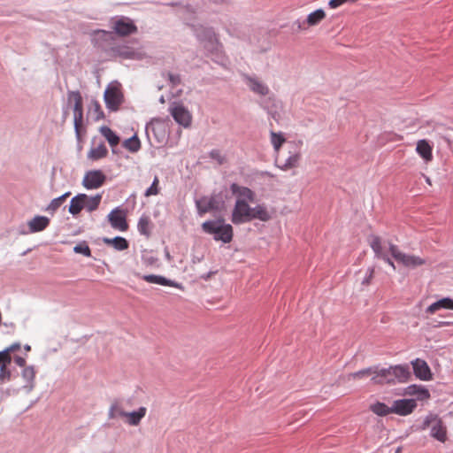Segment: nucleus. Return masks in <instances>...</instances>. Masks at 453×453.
<instances>
[{"label": "nucleus", "mask_w": 453, "mask_h": 453, "mask_svg": "<svg viewBox=\"0 0 453 453\" xmlns=\"http://www.w3.org/2000/svg\"><path fill=\"white\" fill-rule=\"evenodd\" d=\"M326 18V13L322 9H318L307 16L305 23L308 27L316 26Z\"/></svg>", "instance_id": "nucleus-33"}, {"label": "nucleus", "mask_w": 453, "mask_h": 453, "mask_svg": "<svg viewBox=\"0 0 453 453\" xmlns=\"http://www.w3.org/2000/svg\"><path fill=\"white\" fill-rule=\"evenodd\" d=\"M158 192H159V189H158V178L157 176H155V178H154V180L152 181V184L145 191V196H155V195H157Z\"/></svg>", "instance_id": "nucleus-48"}, {"label": "nucleus", "mask_w": 453, "mask_h": 453, "mask_svg": "<svg viewBox=\"0 0 453 453\" xmlns=\"http://www.w3.org/2000/svg\"><path fill=\"white\" fill-rule=\"evenodd\" d=\"M372 373H371V380L373 384H391L390 370L388 368H380L379 366L372 367Z\"/></svg>", "instance_id": "nucleus-17"}, {"label": "nucleus", "mask_w": 453, "mask_h": 453, "mask_svg": "<svg viewBox=\"0 0 453 453\" xmlns=\"http://www.w3.org/2000/svg\"><path fill=\"white\" fill-rule=\"evenodd\" d=\"M50 219L46 216L37 215L27 222L29 233H37L43 231L50 225Z\"/></svg>", "instance_id": "nucleus-20"}, {"label": "nucleus", "mask_w": 453, "mask_h": 453, "mask_svg": "<svg viewBox=\"0 0 453 453\" xmlns=\"http://www.w3.org/2000/svg\"><path fill=\"white\" fill-rule=\"evenodd\" d=\"M230 190L235 196V201H241L242 203H253L255 201V192L247 187L240 186L236 183H232L230 185Z\"/></svg>", "instance_id": "nucleus-14"}, {"label": "nucleus", "mask_w": 453, "mask_h": 453, "mask_svg": "<svg viewBox=\"0 0 453 453\" xmlns=\"http://www.w3.org/2000/svg\"><path fill=\"white\" fill-rule=\"evenodd\" d=\"M210 156L212 159L216 160L220 165L226 162V157L221 155L219 150H214L211 151Z\"/></svg>", "instance_id": "nucleus-50"}, {"label": "nucleus", "mask_w": 453, "mask_h": 453, "mask_svg": "<svg viewBox=\"0 0 453 453\" xmlns=\"http://www.w3.org/2000/svg\"><path fill=\"white\" fill-rule=\"evenodd\" d=\"M370 246L377 257H380L383 254L380 237L377 235H371Z\"/></svg>", "instance_id": "nucleus-41"}, {"label": "nucleus", "mask_w": 453, "mask_h": 453, "mask_svg": "<svg viewBox=\"0 0 453 453\" xmlns=\"http://www.w3.org/2000/svg\"><path fill=\"white\" fill-rule=\"evenodd\" d=\"M414 374L421 380H430L432 379L431 370L425 360L416 358L411 362Z\"/></svg>", "instance_id": "nucleus-18"}, {"label": "nucleus", "mask_w": 453, "mask_h": 453, "mask_svg": "<svg viewBox=\"0 0 453 453\" xmlns=\"http://www.w3.org/2000/svg\"><path fill=\"white\" fill-rule=\"evenodd\" d=\"M389 251L392 257L405 267L416 268L426 264V260L424 258L418 256L403 253L393 243L389 244Z\"/></svg>", "instance_id": "nucleus-6"}, {"label": "nucleus", "mask_w": 453, "mask_h": 453, "mask_svg": "<svg viewBox=\"0 0 453 453\" xmlns=\"http://www.w3.org/2000/svg\"><path fill=\"white\" fill-rule=\"evenodd\" d=\"M246 81L250 88L256 94L260 96H266L269 93V88L266 85L262 83L257 78H253L250 76L246 77Z\"/></svg>", "instance_id": "nucleus-27"}, {"label": "nucleus", "mask_w": 453, "mask_h": 453, "mask_svg": "<svg viewBox=\"0 0 453 453\" xmlns=\"http://www.w3.org/2000/svg\"><path fill=\"white\" fill-rule=\"evenodd\" d=\"M12 362V357L8 354V350L5 349L0 351V365L4 364V365H8Z\"/></svg>", "instance_id": "nucleus-52"}, {"label": "nucleus", "mask_w": 453, "mask_h": 453, "mask_svg": "<svg viewBox=\"0 0 453 453\" xmlns=\"http://www.w3.org/2000/svg\"><path fill=\"white\" fill-rule=\"evenodd\" d=\"M150 219L148 216L142 215L138 221L137 229L142 235L149 237L150 235Z\"/></svg>", "instance_id": "nucleus-35"}, {"label": "nucleus", "mask_w": 453, "mask_h": 453, "mask_svg": "<svg viewBox=\"0 0 453 453\" xmlns=\"http://www.w3.org/2000/svg\"><path fill=\"white\" fill-rule=\"evenodd\" d=\"M142 261L146 265H153L157 262V258L150 253L142 255Z\"/></svg>", "instance_id": "nucleus-53"}, {"label": "nucleus", "mask_w": 453, "mask_h": 453, "mask_svg": "<svg viewBox=\"0 0 453 453\" xmlns=\"http://www.w3.org/2000/svg\"><path fill=\"white\" fill-rule=\"evenodd\" d=\"M122 145L132 153L137 152L141 149V142L136 134L125 140Z\"/></svg>", "instance_id": "nucleus-38"}, {"label": "nucleus", "mask_w": 453, "mask_h": 453, "mask_svg": "<svg viewBox=\"0 0 453 453\" xmlns=\"http://www.w3.org/2000/svg\"><path fill=\"white\" fill-rule=\"evenodd\" d=\"M103 242L107 244L113 246L117 250H125L128 248V242L121 236H116L114 238H104Z\"/></svg>", "instance_id": "nucleus-30"}, {"label": "nucleus", "mask_w": 453, "mask_h": 453, "mask_svg": "<svg viewBox=\"0 0 453 453\" xmlns=\"http://www.w3.org/2000/svg\"><path fill=\"white\" fill-rule=\"evenodd\" d=\"M299 160H300V153L295 152V153L289 155L288 157L286 158L282 162V165H280V159L279 157L276 158V163H277L278 167H280V168H282V167L296 168L298 166Z\"/></svg>", "instance_id": "nucleus-32"}, {"label": "nucleus", "mask_w": 453, "mask_h": 453, "mask_svg": "<svg viewBox=\"0 0 453 453\" xmlns=\"http://www.w3.org/2000/svg\"><path fill=\"white\" fill-rule=\"evenodd\" d=\"M73 251L75 253H77V254H82V255H84L87 257H91L90 248L88 247V245L85 242L77 244L73 248Z\"/></svg>", "instance_id": "nucleus-46"}, {"label": "nucleus", "mask_w": 453, "mask_h": 453, "mask_svg": "<svg viewBox=\"0 0 453 453\" xmlns=\"http://www.w3.org/2000/svg\"><path fill=\"white\" fill-rule=\"evenodd\" d=\"M96 137L93 139L92 143L93 147L90 149V150L88 153V158L91 161H97L99 159H102L105 157L108 154V150L104 143V142H100L96 146Z\"/></svg>", "instance_id": "nucleus-19"}, {"label": "nucleus", "mask_w": 453, "mask_h": 453, "mask_svg": "<svg viewBox=\"0 0 453 453\" xmlns=\"http://www.w3.org/2000/svg\"><path fill=\"white\" fill-rule=\"evenodd\" d=\"M142 279L149 283L179 288L178 283H176L171 280H168L163 276H160V275L148 274V275L142 276Z\"/></svg>", "instance_id": "nucleus-28"}, {"label": "nucleus", "mask_w": 453, "mask_h": 453, "mask_svg": "<svg viewBox=\"0 0 453 453\" xmlns=\"http://www.w3.org/2000/svg\"><path fill=\"white\" fill-rule=\"evenodd\" d=\"M170 5H172V6H180V3H172V4H170Z\"/></svg>", "instance_id": "nucleus-64"}, {"label": "nucleus", "mask_w": 453, "mask_h": 453, "mask_svg": "<svg viewBox=\"0 0 453 453\" xmlns=\"http://www.w3.org/2000/svg\"><path fill=\"white\" fill-rule=\"evenodd\" d=\"M358 0H330L329 1V6L331 8H337L341 5H342L345 3H356Z\"/></svg>", "instance_id": "nucleus-54"}, {"label": "nucleus", "mask_w": 453, "mask_h": 453, "mask_svg": "<svg viewBox=\"0 0 453 453\" xmlns=\"http://www.w3.org/2000/svg\"><path fill=\"white\" fill-rule=\"evenodd\" d=\"M449 325H451V323L449 321H441L439 322L438 326H448Z\"/></svg>", "instance_id": "nucleus-60"}, {"label": "nucleus", "mask_w": 453, "mask_h": 453, "mask_svg": "<svg viewBox=\"0 0 453 453\" xmlns=\"http://www.w3.org/2000/svg\"><path fill=\"white\" fill-rule=\"evenodd\" d=\"M416 407L415 399H399L393 402L390 411L400 416H407L412 413Z\"/></svg>", "instance_id": "nucleus-12"}, {"label": "nucleus", "mask_w": 453, "mask_h": 453, "mask_svg": "<svg viewBox=\"0 0 453 453\" xmlns=\"http://www.w3.org/2000/svg\"><path fill=\"white\" fill-rule=\"evenodd\" d=\"M108 219L111 226L119 231H127L128 225L126 219V213L124 211L115 208L108 214Z\"/></svg>", "instance_id": "nucleus-13"}, {"label": "nucleus", "mask_w": 453, "mask_h": 453, "mask_svg": "<svg viewBox=\"0 0 453 453\" xmlns=\"http://www.w3.org/2000/svg\"><path fill=\"white\" fill-rule=\"evenodd\" d=\"M371 373H372V367H368V368L349 373L348 375V379L349 380L363 379L366 376H371Z\"/></svg>", "instance_id": "nucleus-45"}, {"label": "nucleus", "mask_w": 453, "mask_h": 453, "mask_svg": "<svg viewBox=\"0 0 453 453\" xmlns=\"http://www.w3.org/2000/svg\"><path fill=\"white\" fill-rule=\"evenodd\" d=\"M20 343L19 342H14L9 347L5 348V350H8V354H11L13 351L19 350L20 349Z\"/></svg>", "instance_id": "nucleus-57"}, {"label": "nucleus", "mask_w": 453, "mask_h": 453, "mask_svg": "<svg viewBox=\"0 0 453 453\" xmlns=\"http://www.w3.org/2000/svg\"><path fill=\"white\" fill-rule=\"evenodd\" d=\"M405 395L416 396V400L425 401L430 398L429 390L421 385H410L405 389Z\"/></svg>", "instance_id": "nucleus-21"}, {"label": "nucleus", "mask_w": 453, "mask_h": 453, "mask_svg": "<svg viewBox=\"0 0 453 453\" xmlns=\"http://www.w3.org/2000/svg\"><path fill=\"white\" fill-rule=\"evenodd\" d=\"M391 379L393 382L391 384L404 383L408 381L411 377V372L408 365H396L389 366Z\"/></svg>", "instance_id": "nucleus-15"}, {"label": "nucleus", "mask_w": 453, "mask_h": 453, "mask_svg": "<svg viewBox=\"0 0 453 453\" xmlns=\"http://www.w3.org/2000/svg\"><path fill=\"white\" fill-rule=\"evenodd\" d=\"M418 153L426 160L430 161L433 157L432 147L426 140H419L417 143Z\"/></svg>", "instance_id": "nucleus-31"}, {"label": "nucleus", "mask_w": 453, "mask_h": 453, "mask_svg": "<svg viewBox=\"0 0 453 453\" xmlns=\"http://www.w3.org/2000/svg\"><path fill=\"white\" fill-rule=\"evenodd\" d=\"M24 349H25L26 351H30V350H31V346H30V345H28V344H26V345H24Z\"/></svg>", "instance_id": "nucleus-61"}, {"label": "nucleus", "mask_w": 453, "mask_h": 453, "mask_svg": "<svg viewBox=\"0 0 453 453\" xmlns=\"http://www.w3.org/2000/svg\"><path fill=\"white\" fill-rule=\"evenodd\" d=\"M203 232L212 234L215 241L229 243L233 239V227L224 219L208 220L202 224Z\"/></svg>", "instance_id": "nucleus-3"}, {"label": "nucleus", "mask_w": 453, "mask_h": 453, "mask_svg": "<svg viewBox=\"0 0 453 453\" xmlns=\"http://www.w3.org/2000/svg\"><path fill=\"white\" fill-rule=\"evenodd\" d=\"M100 133L108 141L109 144L112 148V151L115 152V147L119 143V137L109 127L106 126L100 127Z\"/></svg>", "instance_id": "nucleus-29"}, {"label": "nucleus", "mask_w": 453, "mask_h": 453, "mask_svg": "<svg viewBox=\"0 0 453 453\" xmlns=\"http://www.w3.org/2000/svg\"><path fill=\"white\" fill-rule=\"evenodd\" d=\"M379 258L383 259L389 266H391L393 269H395V264L392 261V259L387 256L386 254H382Z\"/></svg>", "instance_id": "nucleus-58"}, {"label": "nucleus", "mask_w": 453, "mask_h": 453, "mask_svg": "<svg viewBox=\"0 0 453 453\" xmlns=\"http://www.w3.org/2000/svg\"><path fill=\"white\" fill-rule=\"evenodd\" d=\"M104 172H86L82 184L87 189L98 188L104 182Z\"/></svg>", "instance_id": "nucleus-16"}, {"label": "nucleus", "mask_w": 453, "mask_h": 453, "mask_svg": "<svg viewBox=\"0 0 453 453\" xmlns=\"http://www.w3.org/2000/svg\"><path fill=\"white\" fill-rule=\"evenodd\" d=\"M285 142L286 139L281 133L271 132V142L276 151L280 150V148Z\"/></svg>", "instance_id": "nucleus-42"}, {"label": "nucleus", "mask_w": 453, "mask_h": 453, "mask_svg": "<svg viewBox=\"0 0 453 453\" xmlns=\"http://www.w3.org/2000/svg\"><path fill=\"white\" fill-rule=\"evenodd\" d=\"M70 195V192H66L57 198H54L46 207L45 211L51 214H54L55 211L63 204L66 197H68Z\"/></svg>", "instance_id": "nucleus-37"}, {"label": "nucleus", "mask_w": 453, "mask_h": 453, "mask_svg": "<svg viewBox=\"0 0 453 453\" xmlns=\"http://www.w3.org/2000/svg\"><path fill=\"white\" fill-rule=\"evenodd\" d=\"M147 409L146 407H140L136 411H130L126 413L125 422L129 426H138L142 419L146 416Z\"/></svg>", "instance_id": "nucleus-23"}, {"label": "nucleus", "mask_w": 453, "mask_h": 453, "mask_svg": "<svg viewBox=\"0 0 453 453\" xmlns=\"http://www.w3.org/2000/svg\"><path fill=\"white\" fill-rule=\"evenodd\" d=\"M13 360L14 363L19 367H26V358L19 356H14Z\"/></svg>", "instance_id": "nucleus-56"}, {"label": "nucleus", "mask_w": 453, "mask_h": 453, "mask_svg": "<svg viewBox=\"0 0 453 453\" xmlns=\"http://www.w3.org/2000/svg\"><path fill=\"white\" fill-rule=\"evenodd\" d=\"M101 202V196L96 195L95 196H88L87 199L84 200L85 207L88 211L91 212L97 209L99 203Z\"/></svg>", "instance_id": "nucleus-40"}, {"label": "nucleus", "mask_w": 453, "mask_h": 453, "mask_svg": "<svg viewBox=\"0 0 453 453\" xmlns=\"http://www.w3.org/2000/svg\"><path fill=\"white\" fill-rule=\"evenodd\" d=\"M251 211L252 207L250 206L249 203L235 201L231 215V221L234 225L250 222Z\"/></svg>", "instance_id": "nucleus-9"}, {"label": "nucleus", "mask_w": 453, "mask_h": 453, "mask_svg": "<svg viewBox=\"0 0 453 453\" xmlns=\"http://www.w3.org/2000/svg\"><path fill=\"white\" fill-rule=\"evenodd\" d=\"M298 28L299 29H306V27H303L300 22L298 23Z\"/></svg>", "instance_id": "nucleus-62"}, {"label": "nucleus", "mask_w": 453, "mask_h": 453, "mask_svg": "<svg viewBox=\"0 0 453 453\" xmlns=\"http://www.w3.org/2000/svg\"><path fill=\"white\" fill-rule=\"evenodd\" d=\"M211 200L209 196H203L196 201V205L199 215L213 211V206L211 205Z\"/></svg>", "instance_id": "nucleus-34"}, {"label": "nucleus", "mask_w": 453, "mask_h": 453, "mask_svg": "<svg viewBox=\"0 0 453 453\" xmlns=\"http://www.w3.org/2000/svg\"><path fill=\"white\" fill-rule=\"evenodd\" d=\"M35 374H36V372L33 365L26 366L21 372V376H22L23 380L26 381V384L24 385V388L27 392H31L35 388Z\"/></svg>", "instance_id": "nucleus-24"}, {"label": "nucleus", "mask_w": 453, "mask_h": 453, "mask_svg": "<svg viewBox=\"0 0 453 453\" xmlns=\"http://www.w3.org/2000/svg\"><path fill=\"white\" fill-rule=\"evenodd\" d=\"M268 113L270 114V116L272 117V119L273 120H275L277 123L280 122V119L281 116H280V112L277 109H275V110H269Z\"/></svg>", "instance_id": "nucleus-55"}, {"label": "nucleus", "mask_w": 453, "mask_h": 453, "mask_svg": "<svg viewBox=\"0 0 453 453\" xmlns=\"http://www.w3.org/2000/svg\"><path fill=\"white\" fill-rule=\"evenodd\" d=\"M439 310H452L453 311V299L450 297L441 298L431 303L426 309V312L434 314Z\"/></svg>", "instance_id": "nucleus-22"}, {"label": "nucleus", "mask_w": 453, "mask_h": 453, "mask_svg": "<svg viewBox=\"0 0 453 453\" xmlns=\"http://www.w3.org/2000/svg\"><path fill=\"white\" fill-rule=\"evenodd\" d=\"M11 371L7 368V365L3 364L0 365V382L9 381L11 380Z\"/></svg>", "instance_id": "nucleus-49"}, {"label": "nucleus", "mask_w": 453, "mask_h": 453, "mask_svg": "<svg viewBox=\"0 0 453 453\" xmlns=\"http://www.w3.org/2000/svg\"><path fill=\"white\" fill-rule=\"evenodd\" d=\"M170 113L173 119L184 127H188L191 124L192 117L187 108L179 102H173L169 108Z\"/></svg>", "instance_id": "nucleus-10"}, {"label": "nucleus", "mask_w": 453, "mask_h": 453, "mask_svg": "<svg viewBox=\"0 0 453 453\" xmlns=\"http://www.w3.org/2000/svg\"><path fill=\"white\" fill-rule=\"evenodd\" d=\"M89 111L93 112L95 115V120H100L104 118V111L101 108V105L98 101L92 100L89 106Z\"/></svg>", "instance_id": "nucleus-43"}, {"label": "nucleus", "mask_w": 453, "mask_h": 453, "mask_svg": "<svg viewBox=\"0 0 453 453\" xmlns=\"http://www.w3.org/2000/svg\"><path fill=\"white\" fill-rule=\"evenodd\" d=\"M67 102H73V124L74 131L78 142H82L83 137L87 133L86 127L83 125V99L79 90H70L67 92Z\"/></svg>", "instance_id": "nucleus-2"}, {"label": "nucleus", "mask_w": 453, "mask_h": 453, "mask_svg": "<svg viewBox=\"0 0 453 453\" xmlns=\"http://www.w3.org/2000/svg\"><path fill=\"white\" fill-rule=\"evenodd\" d=\"M189 27L202 45L204 56L219 65H226L228 58L215 29L212 27H206L202 24H191Z\"/></svg>", "instance_id": "nucleus-1"}, {"label": "nucleus", "mask_w": 453, "mask_h": 453, "mask_svg": "<svg viewBox=\"0 0 453 453\" xmlns=\"http://www.w3.org/2000/svg\"><path fill=\"white\" fill-rule=\"evenodd\" d=\"M213 3L215 4H219V3H223L224 0H211Z\"/></svg>", "instance_id": "nucleus-63"}, {"label": "nucleus", "mask_w": 453, "mask_h": 453, "mask_svg": "<svg viewBox=\"0 0 453 453\" xmlns=\"http://www.w3.org/2000/svg\"><path fill=\"white\" fill-rule=\"evenodd\" d=\"M211 205L213 206V211H221L225 207V202L220 194L209 196Z\"/></svg>", "instance_id": "nucleus-44"}, {"label": "nucleus", "mask_w": 453, "mask_h": 453, "mask_svg": "<svg viewBox=\"0 0 453 453\" xmlns=\"http://www.w3.org/2000/svg\"><path fill=\"white\" fill-rule=\"evenodd\" d=\"M184 9H185L188 12H189V13H191V14H196V8H194L191 4H186V5L184 6Z\"/></svg>", "instance_id": "nucleus-59"}, {"label": "nucleus", "mask_w": 453, "mask_h": 453, "mask_svg": "<svg viewBox=\"0 0 453 453\" xmlns=\"http://www.w3.org/2000/svg\"><path fill=\"white\" fill-rule=\"evenodd\" d=\"M87 199L86 194H79L72 198L69 206V212L75 216L79 214L85 207L84 200Z\"/></svg>", "instance_id": "nucleus-26"}, {"label": "nucleus", "mask_w": 453, "mask_h": 453, "mask_svg": "<svg viewBox=\"0 0 453 453\" xmlns=\"http://www.w3.org/2000/svg\"><path fill=\"white\" fill-rule=\"evenodd\" d=\"M95 37V44L104 50L105 52H109V49L111 46H114L113 43L115 41V34L111 31H106L104 29H98L94 32Z\"/></svg>", "instance_id": "nucleus-11"}, {"label": "nucleus", "mask_w": 453, "mask_h": 453, "mask_svg": "<svg viewBox=\"0 0 453 453\" xmlns=\"http://www.w3.org/2000/svg\"><path fill=\"white\" fill-rule=\"evenodd\" d=\"M370 410L374 414L380 417L387 416L392 413V411H390V407L388 406L386 403L380 402H376L375 403L372 404L370 406Z\"/></svg>", "instance_id": "nucleus-39"}, {"label": "nucleus", "mask_w": 453, "mask_h": 453, "mask_svg": "<svg viewBox=\"0 0 453 453\" xmlns=\"http://www.w3.org/2000/svg\"><path fill=\"white\" fill-rule=\"evenodd\" d=\"M373 274H374V268L369 267L366 271L365 278L362 280V285L368 286L373 278Z\"/></svg>", "instance_id": "nucleus-51"}, {"label": "nucleus", "mask_w": 453, "mask_h": 453, "mask_svg": "<svg viewBox=\"0 0 453 453\" xmlns=\"http://www.w3.org/2000/svg\"><path fill=\"white\" fill-rule=\"evenodd\" d=\"M272 219V212L269 211L266 205L265 204H257L255 207H252L250 221L254 219H258L263 222L269 221Z\"/></svg>", "instance_id": "nucleus-25"}, {"label": "nucleus", "mask_w": 453, "mask_h": 453, "mask_svg": "<svg viewBox=\"0 0 453 453\" xmlns=\"http://www.w3.org/2000/svg\"><path fill=\"white\" fill-rule=\"evenodd\" d=\"M109 53L113 58H119L122 59H142L143 57L140 51L126 43L111 46Z\"/></svg>", "instance_id": "nucleus-8"}, {"label": "nucleus", "mask_w": 453, "mask_h": 453, "mask_svg": "<svg viewBox=\"0 0 453 453\" xmlns=\"http://www.w3.org/2000/svg\"><path fill=\"white\" fill-rule=\"evenodd\" d=\"M106 107L111 111H117L124 102V95L119 85H109L104 91Z\"/></svg>", "instance_id": "nucleus-7"}, {"label": "nucleus", "mask_w": 453, "mask_h": 453, "mask_svg": "<svg viewBox=\"0 0 453 453\" xmlns=\"http://www.w3.org/2000/svg\"><path fill=\"white\" fill-rule=\"evenodd\" d=\"M431 424H433V426L431 427L430 435L441 442H445L447 440V430L437 415L428 414L426 416L419 429L422 431L426 430Z\"/></svg>", "instance_id": "nucleus-5"}, {"label": "nucleus", "mask_w": 453, "mask_h": 453, "mask_svg": "<svg viewBox=\"0 0 453 453\" xmlns=\"http://www.w3.org/2000/svg\"><path fill=\"white\" fill-rule=\"evenodd\" d=\"M110 26L114 34L119 37H127L138 32L134 21L127 16L111 18Z\"/></svg>", "instance_id": "nucleus-4"}, {"label": "nucleus", "mask_w": 453, "mask_h": 453, "mask_svg": "<svg viewBox=\"0 0 453 453\" xmlns=\"http://www.w3.org/2000/svg\"><path fill=\"white\" fill-rule=\"evenodd\" d=\"M166 77H167V80L169 81V84L173 88H175V87H177V86L181 84V77L178 73H173L171 72H167L166 73Z\"/></svg>", "instance_id": "nucleus-47"}, {"label": "nucleus", "mask_w": 453, "mask_h": 453, "mask_svg": "<svg viewBox=\"0 0 453 453\" xmlns=\"http://www.w3.org/2000/svg\"><path fill=\"white\" fill-rule=\"evenodd\" d=\"M127 411H124L121 403L118 401H114L108 411L109 418H116L118 417L125 418Z\"/></svg>", "instance_id": "nucleus-36"}]
</instances>
